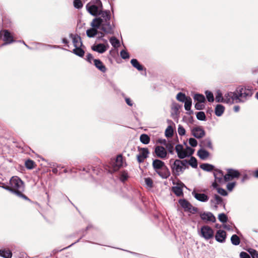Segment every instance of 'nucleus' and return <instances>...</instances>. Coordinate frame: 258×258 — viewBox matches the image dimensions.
I'll use <instances>...</instances> for the list:
<instances>
[{
    "instance_id": "nucleus-1",
    "label": "nucleus",
    "mask_w": 258,
    "mask_h": 258,
    "mask_svg": "<svg viewBox=\"0 0 258 258\" xmlns=\"http://www.w3.org/2000/svg\"><path fill=\"white\" fill-rule=\"evenodd\" d=\"M110 12L104 11L101 14V17L93 19L90 23L91 28L86 31L87 36L89 38L94 37L98 33V29L106 33H112V27L110 24Z\"/></svg>"
},
{
    "instance_id": "nucleus-2",
    "label": "nucleus",
    "mask_w": 258,
    "mask_h": 258,
    "mask_svg": "<svg viewBox=\"0 0 258 258\" xmlns=\"http://www.w3.org/2000/svg\"><path fill=\"white\" fill-rule=\"evenodd\" d=\"M10 186H6L4 188L16 194L17 196L22 197L26 200L27 198L22 194V191L24 190V185L23 182L18 176L12 177L10 181Z\"/></svg>"
},
{
    "instance_id": "nucleus-3",
    "label": "nucleus",
    "mask_w": 258,
    "mask_h": 258,
    "mask_svg": "<svg viewBox=\"0 0 258 258\" xmlns=\"http://www.w3.org/2000/svg\"><path fill=\"white\" fill-rule=\"evenodd\" d=\"M152 165L156 172L163 178H166L169 175V172L165 163L159 160H153Z\"/></svg>"
},
{
    "instance_id": "nucleus-4",
    "label": "nucleus",
    "mask_w": 258,
    "mask_h": 258,
    "mask_svg": "<svg viewBox=\"0 0 258 258\" xmlns=\"http://www.w3.org/2000/svg\"><path fill=\"white\" fill-rule=\"evenodd\" d=\"M88 12L93 16L100 15L104 11H102V5L100 0H95L88 3L86 6Z\"/></svg>"
},
{
    "instance_id": "nucleus-5",
    "label": "nucleus",
    "mask_w": 258,
    "mask_h": 258,
    "mask_svg": "<svg viewBox=\"0 0 258 258\" xmlns=\"http://www.w3.org/2000/svg\"><path fill=\"white\" fill-rule=\"evenodd\" d=\"M170 163L171 164V168L172 173L176 176L181 174L186 168V160L171 159Z\"/></svg>"
},
{
    "instance_id": "nucleus-6",
    "label": "nucleus",
    "mask_w": 258,
    "mask_h": 258,
    "mask_svg": "<svg viewBox=\"0 0 258 258\" xmlns=\"http://www.w3.org/2000/svg\"><path fill=\"white\" fill-rule=\"evenodd\" d=\"M175 150L178 157L180 159H183L186 157L190 156L195 151L194 149L189 147H186L185 148H184L181 145H176Z\"/></svg>"
},
{
    "instance_id": "nucleus-7",
    "label": "nucleus",
    "mask_w": 258,
    "mask_h": 258,
    "mask_svg": "<svg viewBox=\"0 0 258 258\" xmlns=\"http://www.w3.org/2000/svg\"><path fill=\"white\" fill-rule=\"evenodd\" d=\"M241 102H245L253 94V91L251 88L241 87L237 89Z\"/></svg>"
},
{
    "instance_id": "nucleus-8",
    "label": "nucleus",
    "mask_w": 258,
    "mask_h": 258,
    "mask_svg": "<svg viewBox=\"0 0 258 258\" xmlns=\"http://www.w3.org/2000/svg\"><path fill=\"white\" fill-rule=\"evenodd\" d=\"M180 205L184 209L185 211L191 213H195L197 211V209L194 207L188 201L182 199L179 201Z\"/></svg>"
},
{
    "instance_id": "nucleus-9",
    "label": "nucleus",
    "mask_w": 258,
    "mask_h": 258,
    "mask_svg": "<svg viewBox=\"0 0 258 258\" xmlns=\"http://www.w3.org/2000/svg\"><path fill=\"white\" fill-rule=\"evenodd\" d=\"M201 235L206 239H209L213 237L214 231L209 226H204L201 228Z\"/></svg>"
},
{
    "instance_id": "nucleus-10",
    "label": "nucleus",
    "mask_w": 258,
    "mask_h": 258,
    "mask_svg": "<svg viewBox=\"0 0 258 258\" xmlns=\"http://www.w3.org/2000/svg\"><path fill=\"white\" fill-rule=\"evenodd\" d=\"M106 43L95 44L92 46L91 48L93 51H96L99 53H103L109 48V45L105 41Z\"/></svg>"
},
{
    "instance_id": "nucleus-11",
    "label": "nucleus",
    "mask_w": 258,
    "mask_h": 258,
    "mask_svg": "<svg viewBox=\"0 0 258 258\" xmlns=\"http://www.w3.org/2000/svg\"><path fill=\"white\" fill-rule=\"evenodd\" d=\"M191 132L192 135L198 139L203 137L205 135V131L201 126L194 127L191 129Z\"/></svg>"
},
{
    "instance_id": "nucleus-12",
    "label": "nucleus",
    "mask_w": 258,
    "mask_h": 258,
    "mask_svg": "<svg viewBox=\"0 0 258 258\" xmlns=\"http://www.w3.org/2000/svg\"><path fill=\"white\" fill-rule=\"evenodd\" d=\"M239 175V173L237 170L229 169L227 170V173L224 176V179L225 181H227L238 177Z\"/></svg>"
},
{
    "instance_id": "nucleus-13",
    "label": "nucleus",
    "mask_w": 258,
    "mask_h": 258,
    "mask_svg": "<svg viewBox=\"0 0 258 258\" xmlns=\"http://www.w3.org/2000/svg\"><path fill=\"white\" fill-rule=\"evenodd\" d=\"M155 153L158 157L161 159L166 158L167 155V152L165 148L160 146H158L155 148Z\"/></svg>"
},
{
    "instance_id": "nucleus-14",
    "label": "nucleus",
    "mask_w": 258,
    "mask_h": 258,
    "mask_svg": "<svg viewBox=\"0 0 258 258\" xmlns=\"http://www.w3.org/2000/svg\"><path fill=\"white\" fill-rule=\"evenodd\" d=\"M4 36V44H9L14 41L12 34L8 30H4L0 32V37Z\"/></svg>"
},
{
    "instance_id": "nucleus-15",
    "label": "nucleus",
    "mask_w": 258,
    "mask_h": 258,
    "mask_svg": "<svg viewBox=\"0 0 258 258\" xmlns=\"http://www.w3.org/2000/svg\"><path fill=\"white\" fill-rule=\"evenodd\" d=\"M201 219L205 221H210L214 222L216 221V218L211 212H204L200 215Z\"/></svg>"
},
{
    "instance_id": "nucleus-16",
    "label": "nucleus",
    "mask_w": 258,
    "mask_h": 258,
    "mask_svg": "<svg viewBox=\"0 0 258 258\" xmlns=\"http://www.w3.org/2000/svg\"><path fill=\"white\" fill-rule=\"evenodd\" d=\"M149 154L148 150L147 148H142L139 150V154L137 156V159L139 162H143Z\"/></svg>"
},
{
    "instance_id": "nucleus-17",
    "label": "nucleus",
    "mask_w": 258,
    "mask_h": 258,
    "mask_svg": "<svg viewBox=\"0 0 258 258\" xmlns=\"http://www.w3.org/2000/svg\"><path fill=\"white\" fill-rule=\"evenodd\" d=\"M192 195L195 199L200 202H205L209 199L208 197L206 195L204 194L198 193L195 190H194L192 192Z\"/></svg>"
},
{
    "instance_id": "nucleus-18",
    "label": "nucleus",
    "mask_w": 258,
    "mask_h": 258,
    "mask_svg": "<svg viewBox=\"0 0 258 258\" xmlns=\"http://www.w3.org/2000/svg\"><path fill=\"white\" fill-rule=\"evenodd\" d=\"M184 184L181 182H178L176 185L172 187V190L177 196H181L183 194L182 188Z\"/></svg>"
},
{
    "instance_id": "nucleus-19",
    "label": "nucleus",
    "mask_w": 258,
    "mask_h": 258,
    "mask_svg": "<svg viewBox=\"0 0 258 258\" xmlns=\"http://www.w3.org/2000/svg\"><path fill=\"white\" fill-rule=\"evenodd\" d=\"M113 168L114 171L117 170L120 167L123 166L122 157L118 155L116 157L115 161L113 163Z\"/></svg>"
},
{
    "instance_id": "nucleus-20",
    "label": "nucleus",
    "mask_w": 258,
    "mask_h": 258,
    "mask_svg": "<svg viewBox=\"0 0 258 258\" xmlns=\"http://www.w3.org/2000/svg\"><path fill=\"white\" fill-rule=\"evenodd\" d=\"M226 237V234L225 231L222 230H218L215 235L216 240L220 242H223L225 240Z\"/></svg>"
},
{
    "instance_id": "nucleus-21",
    "label": "nucleus",
    "mask_w": 258,
    "mask_h": 258,
    "mask_svg": "<svg viewBox=\"0 0 258 258\" xmlns=\"http://www.w3.org/2000/svg\"><path fill=\"white\" fill-rule=\"evenodd\" d=\"M222 199L218 195H215L213 199L211 200L212 206H214L215 209H217V205L222 204Z\"/></svg>"
},
{
    "instance_id": "nucleus-22",
    "label": "nucleus",
    "mask_w": 258,
    "mask_h": 258,
    "mask_svg": "<svg viewBox=\"0 0 258 258\" xmlns=\"http://www.w3.org/2000/svg\"><path fill=\"white\" fill-rule=\"evenodd\" d=\"M198 156L202 160L207 159L210 156L209 153L206 150L201 149L197 153Z\"/></svg>"
},
{
    "instance_id": "nucleus-23",
    "label": "nucleus",
    "mask_w": 258,
    "mask_h": 258,
    "mask_svg": "<svg viewBox=\"0 0 258 258\" xmlns=\"http://www.w3.org/2000/svg\"><path fill=\"white\" fill-rule=\"evenodd\" d=\"M94 64L98 70L102 72H105L106 70L105 66L99 59L94 60Z\"/></svg>"
},
{
    "instance_id": "nucleus-24",
    "label": "nucleus",
    "mask_w": 258,
    "mask_h": 258,
    "mask_svg": "<svg viewBox=\"0 0 258 258\" xmlns=\"http://www.w3.org/2000/svg\"><path fill=\"white\" fill-rule=\"evenodd\" d=\"M214 176L215 178V182L213 183L212 185L214 187L216 188L217 187V182H221L222 180L223 174L221 172H217L216 173H214Z\"/></svg>"
},
{
    "instance_id": "nucleus-25",
    "label": "nucleus",
    "mask_w": 258,
    "mask_h": 258,
    "mask_svg": "<svg viewBox=\"0 0 258 258\" xmlns=\"http://www.w3.org/2000/svg\"><path fill=\"white\" fill-rule=\"evenodd\" d=\"M73 43L75 47H81L82 46V43L81 40V38L79 36L74 35L72 37Z\"/></svg>"
},
{
    "instance_id": "nucleus-26",
    "label": "nucleus",
    "mask_w": 258,
    "mask_h": 258,
    "mask_svg": "<svg viewBox=\"0 0 258 258\" xmlns=\"http://www.w3.org/2000/svg\"><path fill=\"white\" fill-rule=\"evenodd\" d=\"M12 253L9 249L0 250V256L3 258H11Z\"/></svg>"
},
{
    "instance_id": "nucleus-27",
    "label": "nucleus",
    "mask_w": 258,
    "mask_h": 258,
    "mask_svg": "<svg viewBox=\"0 0 258 258\" xmlns=\"http://www.w3.org/2000/svg\"><path fill=\"white\" fill-rule=\"evenodd\" d=\"M233 96V92H230L226 93L224 96L223 102L232 104L231 97Z\"/></svg>"
},
{
    "instance_id": "nucleus-28",
    "label": "nucleus",
    "mask_w": 258,
    "mask_h": 258,
    "mask_svg": "<svg viewBox=\"0 0 258 258\" xmlns=\"http://www.w3.org/2000/svg\"><path fill=\"white\" fill-rule=\"evenodd\" d=\"M225 110L224 107L221 105L218 104L216 106L215 108V114L218 116H220L222 115Z\"/></svg>"
},
{
    "instance_id": "nucleus-29",
    "label": "nucleus",
    "mask_w": 258,
    "mask_h": 258,
    "mask_svg": "<svg viewBox=\"0 0 258 258\" xmlns=\"http://www.w3.org/2000/svg\"><path fill=\"white\" fill-rule=\"evenodd\" d=\"M131 62L133 66L136 68L139 71H142L143 70V66L140 64L138 61L136 59H132Z\"/></svg>"
},
{
    "instance_id": "nucleus-30",
    "label": "nucleus",
    "mask_w": 258,
    "mask_h": 258,
    "mask_svg": "<svg viewBox=\"0 0 258 258\" xmlns=\"http://www.w3.org/2000/svg\"><path fill=\"white\" fill-rule=\"evenodd\" d=\"M187 98H189V97L186 96L184 94L182 93H179L176 95V99L181 102H185Z\"/></svg>"
},
{
    "instance_id": "nucleus-31",
    "label": "nucleus",
    "mask_w": 258,
    "mask_h": 258,
    "mask_svg": "<svg viewBox=\"0 0 258 258\" xmlns=\"http://www.w3.org/2000/svg\"><path fill=\"white\" fill-rule=\"evenodd\" d=\"M109 41L113 47L117 48L119 46V41L115 37H110Z\"/></svg>"
},
{
    "instance_id": "nucleus-32",
    "label": "nucleus",
    "mask_w": 258,
    "mask_h": 258,
    "mask_svg": "<svg viewBox=\"0 0 258 258\" xmlns=\"http://www.w3.org/2000/svg\"><path fill=\"white\" fill-rule=\"evenodd\" d=\"M141 142L144 144H148L150 142V139L146 134H142L140 138Z\"/></svg>"
},
{
    "instance_id": "nucleus-33",
    "label": "nucleus",
    "mask_w": 258,
    "mask_h": 258,
    "mask_svg": "<svg viewBox=\"0 0 258 258\" xmlns=\"http://www.w3.org/2000/svg\"><path fill=\"white\" fill-rule=\"evenodd\" d=\"M194 99L200 103H204L205 101V96L200 94H195L194 96Z\"/></svg>"
},
{
    "instance_id": "nucleus-34",
    "label": "nucleus",
    "mask_w": 258,
    "mask_h": 258,
    "mask_svg": "<svg viewBox=\"0 0 258 258\" xmlns=\"http://www.w3.org/2000/svg\"><path fill=\"white\" fill-rule=\"evenodd\" d=\"M73 52L79 56H83L84 54V50L81 47H76L73 49Z\"/></svg>"
},
{
    "instance_id": "nucleus-35",
    "label": "nucleus",
    "mask_w": 258,
    "mask_h": 258,
    "mask_svg": "<svg viewBox=\"0 0 258 258\" xmlns=\"http://www.w3.org/2000/svg\"><path fill=\"white\" fill-rule=\"evenodd\" d=\"M200 167L204 170L210 171L213 169L214 166L209 164H202L201 165Z\"/></svg>"
},
{
    "instance_id": "nucleus-36",
    "label": "nucleus",
    "mask_w": 258,
    "mask_h": 258,
    "mask_svg": "<svg viewBox=\"0 0 258 258\" xmlns=\"http://www.w3.org/2000/svg\"><path fill=\"white\" fill-rule=\"evenodd\" d=\"M184 103L185 109L187 111L190 110L192 104L191 99L190 97L187 98V99Z\"/></svg>"
},
{
    "instance_id": "nucleus-37",
    "label": "nucleus",
    "mask_w": 258,
    "mask_h": 258,
    "mask_svg": "<svg viewBox=\"0 0 258 258\" xmlns=\"http://www.w3.org/2000/svg\"><path fill=\"white\" fill-rule=\"evenodd\" d=\"M224 97L220 91L216 92L215 100L217 102H223Z\"/></svg>"
},
{
    "instance_id": "nucleus-38",
    "label": "nucleus",
    "mask_w": 258,
    "mask_h": 258,
    "mask_svg": "<svg viewBox=\"0 0 258 258\" xmlns=\"http://www.w3.org/2000/svg\"><path fill=\"white\" fill-rule=\"evenodd\" d=\"M238 95H239L237 92V90H236L235 92H233V96H232V97H231V99H232V103H233L234 102H235V103L241 102Z\"/></svg>"
},
{
    "instance_id": "nucleus-39",
    "label": "nucleus",
    "mask_w": 258,
    "mask_h": 258,
    "mask_svg": "<svg viewBox=\"0 0 258 258\" xmlns=\"http://www.w3.org/2000/svg\"><path fill=\"white\" fill-rule=\"evenodd\" d=\"M231 242L234 245H238L240 243V240L238 236L236 235H233L231 238Z\"/></svg>"
},
{
    "instance_id": "nucleus-40",
    "label": "nucleus",
    "mask_w": 258,
    "mask_h": 258,
    "mask_svg": "<svg viewBox=\"0 0 258 258\" xmlns=\"http://www.w3.org/2000/svg\"><path fill=\"white\" fill-rule=\"evenodd\" d=\"M203 144L204 146L209 149H213L212 144L209 139H206L203 141Z\"/></svg>"
},
{
    "instance_id": "nucleus-41",
    "label": "nucleus",
    "mask_w": 258,
    "mask_h": 258,
    "mask_svg": "<svg viewBox=\"0 0 258 258\" xmlns=\"http://www.w3.org/2000/svg\"><path fill=\"white\" fill-rule=\"evenodd\" d=\"M173 130L171 126H168L165 130V136L167 137H170L173 135Z\"/></svg>"
},
{
    "instance_id": "nucleus-42",
    "label": "nucleus",
    "mask_w": 258,
    "mask_h": 258,
    "mask_svg": "<svg viewBox=\"0 0 258 258\" xmlns=\"http://www.w3.org/2000/svg\"><path fill=\"white\" fill-rule=\"evenodd\" d=\"M188 162L192 167L196 168L198 166L197 159L195 157H191Z\"/></svg>"
},
{
    "instance_id": "nucleus-43",
    "label": "nucleus",
    "mask_w": 258,
    "mask_h": 258,
    "mask_svg": "<svg viewBox=\"0 0 258 258\" xmlns=\"http://www.w3.org/2000/svg\"><path fill=\"white\" fill-rule=\"evenodd\" d=\"M206 97L209 102H213L214 100V96L213 93L209 91H207L205 92Z\"/></svg>"
},
{
    "instance_id": "nucleus-44",
    "label": "nucleus",
    "mask_w": 258,
    "mask_h": 258,
    "mask_svg": "<svg viewBox=\"0 0 258 258\" xmlns=\"http://www.w3.org/2000/svg\"><path fill=\"white\" fill-rule=\"evenodd\" d=\"M34 164V162L32 160H28L25 162V166L28 169L33 168Z\"/></svg>"
},
{
    "instance_id": "nucleus-45",
    "label": "nucleus",
    "mask_w": 258,
    "mask_h": 258,
    "mask_svg": "<svg viewBox=\"0 0 258 258\" xmlns=\"http://www.w3.org/2000/svg\"><path fill=\"white\" fill-rule=\"evenodd\" d=\"M197 118L200 120H205L206 115L204 112L200 111L197 113Z\"/></svg>"
},
{
    "instance_id": "nucleus-46",
    "label": "nucleus",
    "mask_w": 258,
    "mask_h": 258,
    "mask_svg": "<svg viewBox=\"0 0 258 258\" xmlns=\"http://www.w3.org/2000/svg\"><path fill=\"white\" fill-rule=\"evenodd\" d=\"M218 219L219 221L222 223H225L227 221V217L224 213L219 214L218 216Z\"/></svg>"
},
{
    "instance_id": "nucleus-47",
    "label": "nucleus",
    "mask_w": 258,
    "mask_h": 258,
    "mask_svg": "<svg viewBox=\"0 0 258 258\" xmlns=\"http://www.w3.org/2000/svg\"><path fill=\"white\" fill-rule=\"evenodd\" d=\"M252 258H258V252L253 249H249L248 250Z\"/></svg>"
},
{
    "instance_id": "nucleus-48",
    "label": "nucleus",
    "mask_w": 258,
    "mask_h": 258,
    "mask_svg": "<svg viewBox=\"0 0 258 258\" xmlns=\"http://www.w3.org/2000/svg\"><path fill=\"white\" fill-rule=\"evenodd\" d=\"M74 6L76 8L80 9L82 7L83 4L81 0H75L74 1Z\"/></svg>"
},
{
    "instance_id": "nucleus-49",
    "label": "nucleus",
    "mask_w": 258,
    "mask_h": 258,
    "mask_svg": "<svg viewBox=\"0 0 258 258\" xmlns=\"http://www.w3.org/2000/svg\"><path fill=\"white\" fill-rule=\"evenodd\" d=\"M120 56L123 59H126L130 57L129 53L125 50L120 51Z\"/></svg>"
},
{
    "instance_id": "nucleus-50",
    "label": "nucleus",
    "mask_w": 258,
    "mask_h": 258,
    "mask_svg": "<svg viewBox=\"0 0 258 258\" xmlns=\"http://www.w3.org/2000/svg\"><path fill=\"white\" fill-rule=\"evenodd\" d=\"M189 144L191 147H195L197 146L198 142L195 139L191 138L189 139Z\"/></svg>"
},
{
    "instance_id": "nucleus-51",
    "label": "nucleus",
    "mask_w": 258,
    "mask_h": 258,
    "mask_svg": "<svg viewBox=\"0 0 258 258\" xmlns=\"http://www.w3.org/2000/svg\"><path fill=\"white\" fill-rule=\"evenodd\" d=\"M146 184L148 187H152L153 185L152 180L150 178H146L145 179Z\"/></svg>"
},
{
    "instance_id": "nucleus-52",
    "label": "nucleus",
    "mask_w": 258,
    "mask_h": 258,
    "mask_svg": "<svg viewBox=\"0 0 258 258\" xmlns=\"http://www.w3.org/2000/svg\"><path fill=\"white\" fill-rule=\"evenodd\" d=\"M178 133L179 135L183 136L185 134V130L181 125H179L178 127Z\"/></svg>"
},
{
    "instance_id": "nucleus-53",
    "label": "nucleus",
    "mask_w": 258,
    "mask_h": 258,
    "mask_svg": "<svg viewBox=\"0 0 258 258\" xmlns=\"http://www.w3.org/2000/svg\"><path fill=\"white\" fill-rule=\"evenodd\" d=\"M128 178V174L127 173L123 171L121 173V176H120V180L122 181H124L126 180Z\"/></svg>"
},
{
    "instance_id": "nucleus-54",
    "label": "nucleus",
    "mask_w": 258,
    "mask_h": 258,
    "mask_svg": "<svg viewBox=\"0 0 258 258\" xmlns=\"http://www.w3.org/2000/svg\"><path fill=\"white\" fill-rule=\"evenodd\" d=\"M86 57H87V61L88 62H89L90 63H94V60L96 59H94L93 58V55L91 54H90V53L86 55Z\"/></svg>"
},
{
    "instance_id": "nucleus-55",
    "label": "nucleus",
    "mask_w": 258,
    "mask_h": 258,
    "mask_svg": "<svg viewBox=\"0 0 258 258\" xmlns=\"http://www.w3.org/2000/svg\"><path fill=\"white\" fill-rule=\"evenodd\" d=\"M235 185V182L228 183L227 185V188L228 190L231 191Z\"/></svg>"
},
{
    "instance_id": "nucleus-56",
    "label": "nucleus",
    "mask_w": 258,
    "mask_h": 258,
    "mask_svg": "<svg viewBox=\"0 0 258 258\" xmlns=\"http://www.w3.org/2000/svg\"><path fill=\"white\" fill-rule=\"evenodd\" d=\"M217 191L219 194L222 196H226L227 195V191L224 189L218 188Z\"/></svg>"
},
{
    "instance_id": "nucleus-57",
    "label": "nucleus",
    "mask_w": 258,
    "mask_h": 258,
    "mask_svg": "<svg viewBox=\"0 0 258 258\" xmlns=\"http://www.w3.org/2000/svg\"><path fill=\"white\" fill-rule=\"evenodd\" d=\"M202 103L197 102L195 104V108L197 109H198V110H201V109H202L204 108V104H203Z\"/></svg>"
},
{
    "instance_id": "nucleus-58",
    "label": "nucleus",
    "mask_w": 258,
    "mask_h": 258,
    "mask_svg": "<svg viewBox=\"0 0 258 258\" xmlns=\"http://www.w3.org/2000/svg\"><path fill=\"white\" fill-rule=\"evenodd\" d=\"M240 258H250V256L245 252H241L240 253Z\"/></svg>"
},
{
    "instance_id": "nucleus-59",
    "label": "nucleus",
    "mask_w": 258,
    "mask_h": 258,
    "mask_svg": "<svg viewBox=\"0 0 258 258\" xmlns=\"http://www.w3.org/2000/svg\"><path fill=\"white\" fill-rule=\"evenodd\" d=\"M125 102L126 103L129 105V106H132L133 103L132 102V101L130 100V98H125Z\"/></svg>"
},
{
    "instance_id": "nucleus-60",
    "label": "nucleus",
    "mask_w": 258,
    "mask_h": 258,
    "mask_svg": "<svg viewBox=\"0 0 258 258\" xmlns=\"http://www.w3.org/2000/svg\"><path fill=\"white\" fill-rule=\"evenodd\" d=\"M234 111L236 112H238L240 109V107L239 106H235L233 108Z\"/></svg>"
},
{
    "instance_id": "nucleus-61",
    "label": "nucleus",
    "mask_w": 258,
    "mask_h": 258,
    "mask_svg": "<svg viewBox=\"0 0 258 258\" xmlns=\"http://www.w3.org/2000/svg\"><path fill=\"white\" fill-rule=\"evenodd\" d=\"M224 228L226 229H228V230H230V226L228 225H226V224L224 225Z\"/></svg>"
},
{
    "instance_id": "nucleus-62",
    "label": "nucleus",
    "mask_w": 258,
    "mask_h": 258,
    "mask_svg": "<svg viewBox=\"0 0 258 258\" xmlns=\"http://www.w3.org/2000/svg\"><path fill=\"white\" fill-rule=\"evenodd\" d=\"M254 175L256 177H258V170L255 171Z\"/></svg>"
},
{
    "instance_id": "nucleus-63",
    "label": "nucleus",
    "mask_w": 258,
    "mask_h": 258,
    "mask_svg": "<svg viewBox=\"0 0 258 258\" xmlns=\"http://www.w3.org/2000/svg\"><path fill=\"white\" fill-rule=\"evenodd\" d=\"M256 96L257 98L258 99V92L256 93Z\"/></svg>"
},
{
    "instance_id": "nucleus-64",
    "label": "nucleus",
    "mask_w": 258,
    "mask_h": 258,
    "mask_svg": "<svg viewBox=\"0 0 258 258\" xmlns=\"http://www.w3.org/2000/svg\"><path fill=\"white\" fill-rule=\"evenodd\" d=\"M63 41L64 43H66L67 42L66 40H64V39H63Z\"/></svg>"
}]
</instances>
